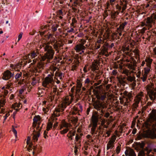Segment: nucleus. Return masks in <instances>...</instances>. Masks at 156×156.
Here are the masks:
<instances>
[{
  "label": "nucleus",
  "mask_w": 156,
  "mask_h": 156,
  "mask_svg": "<svg viewBox=\"0 0 156 156\" xmlns=\"http://www.w3.org/2000/svg\"><path fill=\"white\" fill-rule=\"evenodd\" d=\"M69 130V129H65L60 131V133L62 134H64L66 133Z\"/></svg>",
  "instance_id": "nucleus-32"
},
{
  "label": "nucleus",
  "mask_w": 156,
  "mask_h": 156,
  "mask_svg": "<svg viewBox=\"0 0 156 156\" xmlns=\"http://www.w3.org/2000/svg\"><path fill=\"white\" fill-rule=\"evenodd\" d=\"M71 126L70 124L67 123H65L63 124V126H61L60 128V129L61 130L63 128V127L66 128V129H69L70 128Z\"/></svg>",
  "instance_id": "nucleus-22"
},
{
  "label": "nucleus",
  "mask_w": 156,
  "mask_h": 156,
  "mask_svg": "<svg viewBox=\"0 0 156 156\" xmlns=\"http://www.w3.org/2000/svg\"><path fill=\"white\" fill-rule=\"evenodd\" d=\"M93 106L94 108L101 113L102 115H104V116L107 118L109 117V113L108 112L105 113L103 110L107 107V105L105 102L99 101H96L93 103Z\"/></svg>",
  "instance_id": "nucleus-2"
},
{
  "label": "nucleus",
  "mask_w": 156,
  "mask_h": 156,
  "mask_svg": "<svg viewBox=\"0 0 156 156\" xmlns=\"http://www.w3.org/2000/svg\"><path fill=\"white\" fill-rule=\"evenodd\" d=\"M40 34L41 37L44 36L46 41L48 42L47 44L43 45V47L44 51L46 52L42 58V60L44 61L46 59L51 60L53 59L55 54V51L52 47L49 45L50 42L51 44L53 45L54 49L56 51V53H59L60 50L61 49V47H62L63 44L61 43L55 41L56 40L54 37H53V34L50 33V32L47 33V30L43 31H40Z\"/></svg>",
  "instance_id": "nucleus-1"
},
{
  "label": "nucleus",
  "mask_w": 156,
  "mask_h": 156,
  "mask_svg": "<svg viewBox=\"0 0 156 156\" xmlns=\"http://www.w3.org/2000/svg\"><path fill=\"white\" fill-rule=\"evenodd\" d=\"M120 147L119 146H118L116 147V153L117 154H119L120 151Z\"/></svg>",
  "instance_id": "nucleus-49"
},
{
  "label": "nucleus",
  "mask_w": 156,
  "mask_h": 156,
  "mask_svg": "<svg viewBox=\"0 0 156 156\" xmlns=\"http://www.w3.org/2000/svg\"><path fill=\"white\" fill-rule=\"evenodd\" d=\"M72 23L71 24L74 25V23H76L77 21L75 18H73L72 20Z\"/></svg>",
  "instance_id": "nucleus-48"
},
{
  "label": "nucleus",
  "mask_w": 156,
  "mask_h": 156,
  "mask_svg": "<svg viewBox=\"0 0 156 156\" xmlns=\"http://www.w3.org/2000/svg\"><path fill=\"white\" fill-rule=\"evenodd\" d=\"M40 117L39 115H35L33 119V122L37 123V122L40 120Z\"/></svg>",
  "instance_id": "nucleus-28"
},
{
  "label": "nucleus",
  "mask_w": 156,
  "mask_h": 156,
  "mask_svg": "<svg viewBox=\"0 0 156 156\" xmlns=\"http://www.w3.org/2000/svg\"><path fill=\"white\" fill-rule=\"evenodd\" d=\"M80 138V136L78 134H76L75 137L76 140V141H78L79 139Z\"/></svg>",
  "instance_id": "nucleus-54"
},
{
  "label": "nucleus",
  "mask_w": 156,
  "mask_h": 156,
  "mask_svg": "<svg viewBox=\"0 0 156 156\" xmlns=\"http://www.w3.org/2000/svg\"><path fill=\"white\" fill-rule=\"evenodd\" d=\"M12 131L14 133L15 136L16 137L17 136V132L16 130L14 128H13L12 129Z\"/></svg>",
  "instance_id": "nucleus-50"
},
{
  "label": "nucleus",
  "mask_w": 156,
  "mask_h": 156,
  "mask_svg": "<svg viewBox=\"0 0 156 156\" xmlns=\"http://www.w3.org/2000/svg\"><path fill=\"white\" fill-rule=\"evenodd\" d=\"M143 137L150 138L151 139H156V132L154 131H151L149 133L148 135L143 134H139L137 135V137L136 138V140H141Z\"/></svg>",
  "instance_id": "nucleus-3"
},
{
  "label": "nucleus",
  "mask_w": 156,
  "mask_h": 156,
  "mask_svg": "<svg viewBox=\"0 0 156 156\" xmlns=\"http://www.w3.org/2000/svg\"><path fill=\"white\" fill-rule=\"evenodd\" d=\"M131 61L130 62L131 64L129 63L127 65L128 68L130 69L135 70V67L136 66V61L133 57L131 58Z\"/></svg>",
  "instance_id": "nucleus-7"
},
{
  "label": "nucleus",
  "mask_w": 156,
  "mask_h": 156,
  "mask_svg": "<svg viewBox=\"0 0 156 156\" xmlns=\"http://www.w3.org/2000/svg\"><path fill=\"white\" fill-rule=\"evenodd\" d=\"M115 141V140H114L113 141L109 140L107 144V150H108L109 149H112L113 147H114V145L113 144L114 142Z\"/></svg>",
  "instance_id": "nucleus-13"
},
{
  "label": "nucleus",
  "mask_w": 156,
  "mask_h": 156,
  "mask_svg": "<svg viewBox=\"0 0 156 156\" xmlns=\"http://www.w3.org/2000/svg\"><path fill=\"white\" fill-rule=\"evenodd\" d=\"M126 8L127 6H126V5H124L123 7H122V9L121 10V11H120V12L124 14V11L126 9Z\"/></svg>",
  "instance_id": "nucleus-42"
},
{
  "label": "nucleus",
  "mask_w": 156,
  "mask_h": 156,
  "mask_svg": "<svg viewBox=\"0 0 156 156\" xmlns=\"http://www.w3.org/2000/svg\"><path fill=\"white\" fill-rule=\"evenodd\" d=\"M128 80L130 82H136L135 77L129 76L128 77Z\"/></svg>",
  "instance_id": "nucleus-36"
},
{
  "label": "nucleus",
  "mask_w": 156,
  "mask_h": 156,
  "mask_svg": "<svg viewBox=\"0 0 156 156\" xmlns=\"http://www.w3.org/2000/svg\"><path fill=\"white\" fill-rule=\"evenodd\" d=\"M38 80H37L35 78H33L32 79V81L31 83V84L33 86H34L37 83Z\"/></svg>",
  "instance_id": "nucleus-34"
},
{
  "label": "nucleus",
  "mask_w": 156,
  "mask_h": 156,
  "mask_svg": "<svg viewBox=\"0 0 156 156\" xmlns=\"http://www.w3.org/2000/svg\"><path fill=\"white\" fill-rule=\"evenodd\" d=\"M118 80L119 83L123 85L125 83V81L122 78L119 79Z\"/></svg>",
  "instance_id": "nucleus-41"
},
{
  "label": "nucleus",
  "mask_w": 156,
  "mask_h": 156,
  "mask_svg": "<svg viewBox=\"0 0 156 156\" xmlns=\"http://www.w3.org/2000/svg\"><path fill=\"white\" fill-rule=\"evenodd\" d=\"M127 1L126 0H123L122 1H120L119 4L121 7H123L124 5L127 6Z\"/></svg>",
  "instance_id": "nucleus-27"
},
{
  "label": "nucleus",
  "mask_w": 156,
  "mask_h": 156,
  "mask_svg": "<svg viewBox=\"0 0 156 156\" xmlns=\"http://www.w3.org/2000/svg\"><path fill=\"white\" fill-rule=\"evenodd\" d=\"M23 34L22 33H20L18 36V39L17 41L18 42L21 38Z\"/></svg>",
  "instance_id": "nucleus-53"
},
{
  "label": "nucleus",
  "mask_w": 156,
  "mask_h": 156,
  "mask_svg": "<svg viewBox=\"0 0 156 156\" xmlns=\"http://www.w3.org/2000/svg\"><path fill=\"white\" fill-rule=\"evenodd\" d=\"M53 122H48L47 124V127L51 129L53 127Z\"/></svg>",
  "instance_id": "nucleus-39"
},
{
  "label": "nucleus",
  "mask_w": 156,
  "mask_h": 156,
  "mask_svg": "<svg viewBox=\"0 0 156 156\" xmlns=\"http://www.w3.org/2000/svg\"><path fill=\"white\" fill-rule=\"evenodd\" d=\"M9 113H6L5 114V116H4V117L5 118L4 119V121H5V120H6L7 117H8L9 116Z\"/></svg>",
  "instance_id": "nucleus-61"
},
{
  "label": "nucleus",
  "mask_w": 156,
  "mask_h": 156,
  "mask_svg": "<svg viewBox=\"0 0 156 156\" xmlns=\"http://www.w3.org/2000/svg\"><path fill=\"white\" fill-rule=\"evenodd\" d=\"M144 72L148 74L150 71V69L149 68H145L144 69Z\"/></svg>",
  "instance_id": "nucleus-45"
},
{
  "label": "nucleus",
  "mask_w": 156,
  "mask_h": 156,
  "mask_svg": "<svg viewBox=\"0 0 156 156\" xmlns=\"http://www.w3.org/2000/svg\"><path fill=\"white\" fill-rule=\"evenodd\" d=\"M70 103L71 102H69V100H67L66 99L64 101V102L59 105L58 108H55V111L57 113H59L60 112H62L66 108V106L69 105Z\"/></svg>",
  "instance_id": "nucleus-4"
},
{
  "label": "nucleus",
  "mask_w": 156,
  "mask_h": 156,
  "mask_svg": "<svg viewBox=\"0 0 156 156\" xmlns=\"http://www.w3.org/2000/svg\"><path fill=\"white\" fill-rule=\"evenodd\" d=\"M122 7L120 6V5H119V4H117L116 5V9L118 10L117 11H119V13H120V11H121V10L122 9Z\"/></svg>",
  "instance_id": "nucleus-33"
},
{
  "label": "nucleus",
  "mask_w": 156,
  "mask_h": 156,
  "mask_svg": "<svg viewBox=\"0 0 156 156\" xmlns=\"http://www.w3.org/2000/svg\"><path fill=\"white\" fill-rule=\"evenodd\" d=\"M96 128V127H94V126H92V127L91 128V131L92 133H94L95 132Z\"/></svg>",
  "instance_id": "nucleus-55"
},
{
  "label": "nucleus",
  "mask_w": 156,
  "mask_h": 156,
  "mask_svg": "<svg viewBox=\"0 0 156 156\" xmlns=\"http://www.w3.org/2000/svg\"><path fill=\"white\" fill-rule=\"evenodd\" d=\"M91 68L92 69V70L93 71L98 70V65L94 62L92 63Z\"/></svg>",
  "instance_id": "nucleus-23"
},
{
  "label": "nucleus",
  "mask_w": 156,
  "mask_h": 156,
  "mask_svg": "<svg viewBox=\"0 0 156 156\" xmlns=\"http://www.w3.org/2000/svg\"><path fill=\"white\" fill-rule=\"evenodd\" d=\"M108 48H105V47H104V48L103 49L102 54L103 55H105V56L106 57L108 56V54L106 53L108 52Z\"/></svg>",
  "instance_id": "nucleus-29"
},
{
  "label": "nucleus",
  "mask_w": 156,
  "mask_h": 156,
  "mask_svg": "<svg viewBox=\"0 0 156 156\" xmlns=\"http://www.w3.org/2000/svg\"><path fill=\"white\" fill-rule=\"evenodd\" d=\"M127 23V22L125 21L123 23L120 25L119 28H117V30H119L120 31H122Z\"/></svg>",
  "instance_id": "nucleus-16"
},
{
  "label": "nucleus",
  "mask_w": 156,
  "mask_h": 156,
  "mask_svg": "<svg viewBox=\"0 0 156 156\" xmlns=\"http://www.w3.org/2000/svg\"><path fill=\"white\" fill-rule=\"evenodd\" d=\"M139 102H136L133 104V108L135 109L137 108V107L138 106V104Z\"/></svg>",
  "instance_id": "nucleus-46"
},
{
  "label": "nucleus",
  "mask_w": 156,
  "mask_h": 156,
  "mask_svg": "<svg viewBox=\"0 0 156 156\" xmlns=\"http://www.w3.org/2000/svg\"><path fill=\"white\" fill-rule=\"evenodd\" d=\"M92 126L96 127L98 125V121H92Z\"/></svg>",
  "instance_id": "nucleus-37"
},
{
  "label": "nucleus",
  "mask_w": 156,
  "mask_h": 156,
  "mask_svg": "<svg viewBox=\"0 0 156 156\" xmlns=\"http://www.w3.org/2000/svg\"><path fill=\"white\" fill-rule=\"evenodd\" d=\"M104 47L107 48H109V44L108 43H105L104 44Z\"/></svg>",
  "instance_id": "nucleus-63"
},
{
  "label": "nucleus",
  "mask_w": 156,
  "mask_h": 156,
  "mask_svg": "<svg viewBox=\"0 0 156 156\" xmlns=\"http://www.w3.org/2000/svg\"><path fill=\"white\" fill-rule=\"evenodd\" d=\"M48 132L47 131H46V130L44 131V137L45 138H47V137H48V136L47 135V134L48 133Z\"/></svg>",
  "instance_id": "nucleus-51"
},
{
  "label": "nucleus",
  "mask_w": 156,
  "mask_h": 156,
  "mask_svg": "<svg viewBox=\"0 0 156 156\" xmlns=\"http://www.w3.org/2000/svg\"><path fill=\"white\" fill-rule=\"evenodd\" d=\"M85 83L86 84L87 87H89L91 85H93V82L88 78H87L84 81Z\"/></svg>",
  "instance_id": "nucleus-15"
},
{
  "label": "nucleus",
  "mask_w": 156,
  "mask_h": 156,
  "mask_svg": "<svg viewBox=\"0 0 156 156\" xmlns=\"http://www.w3.org/2000/svg\"><path fill=\"white\" fill-rule=\"evenodd\" d=\"M76 132L75 130L73 132H72V131H70L68 133L70 135H71L72 136H74Z\"/></svg>",
  "instance_id": "nucleus-43"
},
{
  "label": "nucleus",
  "mask_w": 156,
  "mask_h": 156,
  "mask_svg": "<svg viewBox=\"0 0 156 156\" xmlns=\"http://www.w3.org/2000/svg\"><path fill=\"white\" fill-rule=\"evenodd\" d=\"M58 26L59 25L58 24L55 23L53 24L51 28L50 29V30H51V33L53 34V33L57 30Z\"/></svg>",
  "instance_id": "nucleus-12"
},
{
  "label": "nucleus",
  "mask_w": 156,
  "mask_h": 156,
  "mask_svg": "<svg viewBox=\"0 0 156 156\" xmlns=\"http://www.w3.org/2000/svg\"><path fill=\"white\" fill-rule=\"evenodd\" d=\"M119 11H113L111 12V16L112 19H115L117 16L119 15Z\"/></svg>",
  "instance_id": "nucleus-17"
},
{
  "label": "nucleus",
  "mask_w": 156,
  "mask_h": 156,
  "mask_svg": "<svg viewBox=\"0 0 156 156\" xmlns=\"http://www.w3.org/2000/svg\"><path fill=\"white\" fill-rule=\"evenodd\" d=\"M48 84H47V83H46L45 82V81H44L43 83H42V85L44 87H47V85H48Z\"/></svg>",
  "instance_id": "nucleus-62"
},
{
  "label": "nucleus",
  "mask_w": 156,
  "mask_h": 156,
  "mask_svg": "<svg viewBox=\"0 0 156 156\" xmlns=\"http://www.w3.org/2000/svg\"><path fill=\"white\" fill-rule=\"evenodd\" d=\"M39 127L40 126H37L36 127V129L38 130V132H36L34 129V130L33 131V133H32L33 135V138L34 142L37 141L38 140V138L40 136V133L41 132L42 127H41L40 129H39Z\"/></svg>",
  "instance_id": "nucleus-5"
},
{
  "label": "nucleus",
  "mask_w": 156,
  "mask_h": 156,
  "mask_svg": "<svg viewBox=\"0 0 156 156\" xmlns=\"http://www.w3.org/2000/svg\"><path fill=\"white\" fill-rule=\"evenodd\" d=\"M106 98V96L104 95H98L97 97V98L98 99L103 101Z\"/></svg>",
  "instance_id": "nucleus-31"
},
{
  "label": "nucleus",
  "mask_w": 156,
  "mask_h": 156,
  "mask_svg": "<svg viewBox=\"0 0 156 156\" xmlns=\"http://www.w3.org/2000/svg\"><path fill=\"white\" fill-rule=\"evenodd\" d=\"M32 145L31 146V147H32L34 150L35 152H37V153H39L41 151V149L39 146L37 147V146H33L32 147Z\"/></svg>",
  "instance_id": "nucleus-24"
},
{
  "label": "nucleus",
  "mask_w": 156,
  "mask_h": 156,
  "mask_svg": "<svg viewBox=\"0 0 156 156\" xmlns=\"http://www.w3.org/2000/svg\"><path fill=\"white\" fill-rule=\"evenodd\" d=\"M149 96L151 100H154L155 99L156 97V92H154V91L151 90L150 94L149 95Z\"/></svg>",
  "instance_id": "nucleus-14"
},
{
  "label": "nucleus",
  "mask_w": 156,
  "mask_h": 156,
  "mask_svg": "<svg viewBox=\"0 0 156 156\" xmlns=\"http://www.w3.org/2000/svg\"><path fill=\"white\" fill-rule=\"evenodd\" d=\"M147 75L148 73H146L145 72H144V73H142V76L140 78V79L142 80L143 82H145L146 81L147 79Z\"/></svg>",
  "instance_id": "nucleus-21"
},
{
  "label": "nucleus",
  "mask_w": 156,
  "mask_h": 156,
  "mask_svg": "<svg viewBox=\"0 0 156 156\" xmlns=\"http://www.w3.org/2000/svg\"><path fill=\"white\" fill-rule=\"evenodd\" d=\"M133 52L135 53L136 55L138 57L140 56L139 50L138 49H135L134 50Z\"/></svg>",
  "instance_id": "nucleus-35"
},
{
  "label": "nucleus",
  "mask_w": 156,
  "mask_h": 156,
  "mask_svg": "<svg viewBox=\"0 0 156 156\" xmlns=\"http://www.w3.org/2000/svg\"><path fill=\"white\" fill-rule=\"evenodd\" d=\"M44 81L48 84H51L53 81V78L51 77H47L45 78Z\"/></svg>",
  "instance_id": "nucleus-20"
},
{
  "label": "nucleus",
  "mask_w": 156,
  "mask_h": 156,
  "mask_svg": "<svg viewBox=\"0 0 156 156\" xmlns=\"http://www.w3.org/2000/svg\"><path fill=\"white\" fill-rule=\"evenodd\" d=\"M136 131L137 129L136 128L133 129L132 132V133L133 134H135L136 132Z\"/></svg>",
  "instance_id": "nucleus-64"
},
{
  "label": "nucleus",
  "mask_w": 156,
  "mask_h": 156,
  "mask_svg": "<svg viewBox=\"0 0 156 156\" xmlns=\"http://www.w3.org/2000/svg\"><path fill=\"white\" fill-rule=\"evenodd\" d=\"M57 14L59 15H62L63 12L62 9H60L58 10L57 12Z\"/></svg>",
  "instance_id": "nucleus-47"
},
{
  "label": "nucleus",
  "mask_w": 156,
  "mask_h": 156,
  "mask_svg": "<svg viewBox=\"0 0 156 156\" xmlns=\"http://www.w3.org/2000/svg\"><path fill=\"white\" fill-rule=\"evenodd\" d=\"M79 88L78 89H77V88H76V92H79L81 90L80 88L82 86V84L80 83H79Z\"/></svg>",
  "instance_id": "nucleus-44"
},
{
  "label": "nucleus",
  "mask_w": 156,
  "mask_h": 156,
  "mask_svg": "<svg viewBox=\"0 0 156 156\" xmlns=\"http://www.w3.org/2000/svg\"><path fill=\"white\" fill-rule=\"evenodd\" d=\"M37 123H35L34 122H33V123L32 126L33 128V129L34 130V128L36 127V126H37Z\"/></svg>",
  "instance_id": "nucleus-60"
},
{
  "label": "nucleus",
  "mask_w": 156,
  "mask_h": 156,
  "mask_svg": "<svg viewBox=\"0 0 156 156\" xmlns=\"http://www.w3.org/2000/svg\"><path fill=\"white\" fill-rule=\"evenodd\" d=\"M92 121H98V112H95V115H93L92 117Z\"/></svg>",
  "instance_id": "nucleus-18"
},
{
  "label": "nucleus",
  "mask_w": 156,
  "mask_h": 156,
  "mask_svg": "<svg viewBox=\"0 0 156 156\" xmlns=\"http://www.w3.org/2000/svg\"><path fill=\"white\" fill-rule=\"evenodd\" d=\"M85 47L82 44H77L75 47V49L77 52H79L81 51L80 53V55H82L84 52L83 50H85Z\"/></svg>",
  "instance_id": "nucleus-9"
},
{
  "label": "nucleus",
  "mask_w": 156,
  "mask_h": 156,
  "mask_svg": "<svg viewBox=\"0 0 156 156\" xmlns=\"http://www.w3.org/2000/svg\"><path fill=\"white\" fill-rule=\"evenodd\" d=\"M3 74L2 79L5 80H9L14 76V73H11L9 70L5 71Z\"/></svg>",
  "instance_id": "nucleus-6"
},
{
  "label": "nucleus",
  "mask_w": 156,
  "mask_h": 156,
  "mask_svg": "<svg viewBox=\"0 0 156 156\" xmlns=\"http://www.w3.org/2000/svg\"><path fill=\"white\" fill-rule=\"evenodd\" d=\"M125 155L126 156H136V155L134 151L131 149L129 151H127L125 152Z\"/></svg>",
  "instance_id": "nucleus-11"
},
{
  "label": "nucleus",
  "mask_w": 156,
  "mask_h": 156,
  "mask_svg": "<svg viewBox=\"0 0 156 156\" xmlns=\"http://www.w3.org/2000/svg\"><path fill=\"white\" fill-rule=\"evenodd\" d=\"M150 7L153 9H156V4L151 3V5L150 6Z\"/></svg>",
  "instance_id": "nucleus-52"
},
{
  "label": "nucleus",
  "mask_w": 156,
  "mask_h": 156,
  "mask_svg": "<svg viewBox=\"0 0 156 156\" xmlns=\"http://www.w3.org/2000/svg\"><path fill=\"white\" fill-rule=\"evenodd\" d=\"M43 64L41 62H38L36 66L34 68V72L40 73L41 72V70L43 69Z\"/></svg>",
  "instance_id": "nucleus-8"
},
{
  "label": "nucleus",
  "mask_w": 156,
  "mask_h": 156,
  "mask_svg": "<svg viewBox=\"0 0 156 156\" xmlns=\"http://www.w3.org/2000/svg\"><path fill=\"white\" fill-rule=\"evenodd\" d=\"M39 53L37 51H33L30 53V58H33L37 56Z\"/></svg>",
  "instance_id": "nucleus-19"
},
{
  "label": "nucleus",
  "mask_w": 156,
  "mask_h": 156,
  "mask_svg": "<svg viewBox=\"0 0 156 156\" xmlns=\"http://www.w3.org/2000/svg\"><path fill=\"white\" fill-rule=\"evenodd\" d=\"M24 81V80L23 79L22 80L19 81L18 82V84L20 85H22L23 84V81ZM17 81H16L17 82Z\"/></svg>",
  "instance_id": "nucleus-56"
},
{
  "label": "nucleus",
  "mask_w": 156,
  "mask_h": 156,
  "mask_svg": "<svg viewBox=\"0 0 156 156\" xmlns=\"http://www.w3.org/2000/svg\"><path fill=\"white\" fill-rule=\"evenodd\" d=\"M22 73L21 72H20L19 73H17L15 76V79H16V81H18L20 78L22 77Z\"/></svg>",
  "instance_id": "nucleus-25"
},
{
  "label": "nucleus",
  "mask_w": 156,
  "mask_h": 156,
  "mask_svg": "<svg viewBox=\"0 0 156 156\" xmlns=\"http://www.w3.org/2000/svg\"><path fill=\"white\" fill-rule=\"evenodd\" d=\"M32 144V146H33V144L31 143L29 145V147L30 148H28L27 149L28 151H29V152H30V150H32V149H33L32 147H31V146ZM32 147H33V146H32Z\"/></svg>",
  "instance_id": "nucleus-58"
},
{
  "label": "nucleus",
  "mask_w": 156,
  "mask_h": 156,
  "mask_svg": "<svg viewBox=\"0 0 156 156\" xmlns=\"http://www.w3.org/2000/svg\"><path fill=\"white\" fill-rule=\"evenodd\" d=\"M152 22L153 20L152 19L149 18H147V23L148 25H151Z\"/></svg>",
  "instance_id": "nucleus-38"
},
{
  "label": "nucleus",
  "mask_w": 156,
  "mask_h": 156,
  "mask_svg": "<svg viewBox=\"0 0 156 156\" xmlns=\"http://www.w3.org/2000/svg\"><path fill=\"white\" fill-rule=\"evenodd\" d=\"M74 31V30L73 28H71L70 29H69L67 30V32L70 33L73 32Z\"/></svg>",
  "instance_id": "nucleus-57"
},
{
  "label": "nucleus",
  "mask_w": 156,
  "mask_h": 156,
  "mask_svg": "<svg viewBox=\"0 0 156 156\" xmlns=\"http://www.w3.org/2000/svg\"><path fill=\"white\" fill-rule=\"evenodd\" d=\"M5 97L4 96L3 97V98H2V99L0 100V107H3L4 105H5V100L3 98Z\"/></svg>",
  "instance_id": "nucleus-26"
},
{
  "label": "nucleus",
  "mask_w": 156,
  "mask_h": 156,
  "mask_svg": "<svg viewBox=\"0 0 156 156\" xmlns=\"http://www.w3.org/2000/svg\"><path fill=\"white\" fill-rule=\"evenodd\" d=\"M78 66V65L77 64L73 65L72 66V69L71 70L73 71H74V70H76Z\"/></svg>",
  "instance_id": "nucleus-40"
},
{
  "label": "nucleus",
  "mask_w": 156,
  "mask_h": 156,
  "mask_svg": "<svg viewBox=\"0 0 156 156\" xmlns=\"http://www.w3.org/2000/svg\"><path fill=\"white\" fill-rule=\"evenodd\" d=\"M57 68L56 67L53 66L51 67V69L54 72L57 69Z\"/></svg>",
  "instance_id": "nucleus-59"
},
{
  "label": "nucleus",
  "mask_w": 156,
  "mask_h": 156,
  "mask_svg": "<svg viewBox=\"0 0 156 156\" xmlns=\"http://www.w3.org/2000/svg\"><path fill=\"white\" fill-rule=\"evenodd\" d=\"M55 74L58 76L60 77V79H62L63 77H64V74L62 72L56 71Z\"/></svg>",
  "instance_id": "nucleus-30"
},
{
  "label": "nucleus",
  "mask_w": 156,
  "mask_h": 156,
  "mask_svg": "<svg viewBox=\"0 0 156 156\" xmlns=\"http://www.w3.org/2000/svg\"><path fill=\"white\" fill-rule=\"evenodd\" d=\"M123 98L126 99V101L127 102H128V101H131V99H132V96L131 93H128L127 91H125L123 92Z\"/></svg>",
  "instance_id": "nucleus-10"
}]
</instances>
